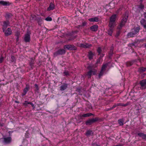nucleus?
Segmentation results:
<instances>
[{
	"label": "nucleus",
	"instance_id": "4468645a",
	"mask_svg": "<svg viewBox=\"0 0 146 146\" xmlns=\"http://www.w3.org/2000/svg\"><path fill=\"white\" fill-rule=\"evenodd\" d=\"M4 142L7 144L10 143L11 141V137H8L3 138Z\"/></svg>",
	"mask_w": 146,
	"mask_h": 146
},
{
	"label": "nucleus",
	"instance_id": "b1692460",
	"mask_svg": "<svg viewBox=\"0 0 146 146\" xmlns=\"http://www.w3.org/2000/svg\"><path fill=\"white\" fill-rule=\"evenodd\" d=\"M116 18V15L113 14L110 17V21L115 22Z\"/></svg>",
	"mask_w": 146,
	"mask_h": 146
},
{
	"label": "nucleus",
	"instance_id": "864d4df0",
	"mask_svg": "<svg viewBox=\"0 0 146 146\" xmlns=\"http://www.w3.org/2000/svg\"><path fill=\"white\" fill-rule=\"evenodd\" d=\"M82 27V25H78V26H77V28H80V27Z\"/></svg>",
	"mask_w": 146,
	"mask_h": 146
},
{
	"label": "nucleus",
	"instance_id": "f257e3e1",
	"mask_svg": "<svg viewBox=\"0 0 146 146\" xmlns=\"http://www.w3.org/2000/svg\"><path fill=\"white\" fill-rule=\"evenodd\" d=\"M66 51L64 49H59L53 54L54 57H56L58 55H62L65 54Z\"/></svg>",
	"mask_w": 146,
	"mask_h": 146
},
{
	"label": "nucleus",
	"instance_id": "f8f14e48",
	"mask_svg": "<svg viewBox=\"0 0 146 146\" xmlns=\"http://www.w3.org/2000/svg\"><path fill=\"white\" fill-rule=\"evenodd\" d=\"M140 30V27L139 26H138L136 27H134L133 29L132 30V31L136 35L139 33Z\"/></svg>",
	"mask_w": 146,
	"mask_h": 146
},
{
	"label": "nucleus",
	"instance_id": "f03ea898",
	"mask_svg": "<svg viewBox=\"0 0 146 146\" xmlns=\"http://www.w3.org/2000/svg\"><path fill=\"white\" fill-rule=\"evenodd\" d=\"M99 119V118L98 117H95L89 119L86 121V125H90L92 123L97 121Z\"/></svg>",
	"mask_w": 146,
	"mask_h": 146
},
{
	"label": "nucleus",
	"instance_id": "7c9ffc66",
	"mask_svg": "<svg viewBox=\"0 0 146 146\" xmlns=\"http://www.w3.org/2000/svg\"><path fill=\"white\" fill-rule=\"evenodd\" d=\"M113 30V28H110L108 30V34L110 36H111L112 34Z\"/></svg>",
	"mask_w": 146,
	"mask_h": 146
},
{
	"label": "nucleus",
	"instance_id": "de8ad7c7",
	"mask_svg": "<svg viewBox=\"0 0 146 146\" xmlns=\"http://www.w3.org/2000/svg\"><path fill=\"white\" fill-rule=\"evenodd\" d=\"M11 59H12V60L13 61H14L15 60V57L13 56H11Z\"/></svg>",
	"mask_w": 146,
	"mask_h": 146
},
{
	"label": "nucleus",
	"instance_id": "ddd939ff",
	"mask_svg": "<svg viewBox=\"0 0 146 146\" xmlns=\"http://www.w3.org/2000/svg\"><path fill=\"white\" fill-rule=\"evenodd\" d=\"M68 84L64 83L60 87V90L61 91H64L66 89L68 88Z\"/></svg>",
	"mask_w": 146,
	"mask_h": 146
},
{
	"label": "nucleus",
	"instance_id": "09e8293b",
	"mask_svg": "<svg viewBox=\"0 0 146 146\" xmlns=\"http://www.w3.org/2000/svg\"><path fill=\"white\" fill-rule=\"evenodd\" d=\"M101 59L100 57L97 60V62L96 63V64H98L100 63V60Z\"/></svg>",
	"mask_w": 146,
	"mask_h": 146
},
{
	"label": "nucleus",
	"instance_id": "4d7b16f0",
	"mask_svg": "<svg viewBox=\"0 0 146 146\" xmlns=\"http://www.w3.org/2000/svg\"><path fill=\"white\" fill-rule=\"evenodd\" d=\"M4 125V123H0V126L1 127L3 126Z\"/></svg>",
	"mask_w": 146,
	"mask_h": 146
},
{
	"label": "nucleus",
	"instance_id": "0e129e2a",
	"mask_svg": "<svg viewBox=\"0 0 146 146\" xmlns=\"http://www.w3.org/2000/svg\"><path fill=\"white\" fill-rule=\"evenodd\" d=\"M145 48H146V44H145Z\"/></svg>",
	"mask_w": 146,
	"mask_h": 146
},
{
	"label": "nucleus",
	"instance_id": "0eeeda50",
	"mask_svg": "<svg viewBox=\"0 0 146 146\" xmlns=\"http://www.w3.org/2000/svg\"><path fill=\"white\" fill-rule=\"evenodd\" d=\"M2 30L3 31H5V30L8 26H10V23L9 21H4L3 22V25Z\"/></svg>",
	"mask_w": 146,
	"mask_h": 146
},
{
	"label": "nucleus",
	"instance_id": "49530a36",
	"mask_svg": "<svg viewBox=\"0 0 146 146\" xmlns=\"http://www.w3.org/2000/svg\"><path fill=\"white\" fill-rule=\"evenodd\" d=\"M87 24L86 22L85 21H84L82 22V27H84Z\"/></svg>",
	"mask_w": 146,
	"mask_h": 146
},
{
	"label": "nucleus",
	"instance_id": "680f3d73",
	"mask_svg": "<svg viewBox=\"0 0 146 146\" xmlns=\"http://www.w3.org/2000/svg\"><path fill=\"white\" fill-rule=\"evenodd\" d=\"M121 9H122L121 8H120L119 9V10H118V11H120V10H121Z\"/></svg>",
	"mask_w": 146,
	"mask_h": 146
},
{
	"label": "nucleus",
	"instance_id": "e433bc0d",
	"mask_svg": "<svg viewBox=\"0 0 146 146\" xmlns=\"http://www.w3.org/2000/svg\"><path fill=\"white\" fill-rule=\"evenodd\" d=\"M104 71L101 70L100 72L98 75V77L99 78H100L101 77L103 76L104 74Z\"/></svg>",
	"mask_w": 146,
	"mask_h": 146
},
{
	"label": "nucleus",
	"instance_id": "412c9836",
	"mask_svg": "<svg viewBox=\"0 0 146 146\" xmlns=\"http://www.w3.org/2000/svg\"><path fill=\"white\" fill-rule=\"evenodd\" d=\"M93 134V132L92 130H87L85 133V135L87 136H90Z\"/></svg>",
	"mask_w": 146,
	"mask_h": 146
},
{
	"label": "nucleus",
	"instance_id": "603ef678",
	"mask_svg": "<svg viewBox=\"0 0 146 146\" xmlns=\"http://www.w3.org/2000/svg\"><path fill=\"white\" fill-rule=\"evenodd\" d=\"M92 146H100V145H98L97 144L95 143L93 144L92 145Z\"/></svg>",
	"mask_w": 146,
	"mask_h": 146
},
{
	"label": "nucleus",
	"instance_id": "f704fd0d",
	"mask_svg": "<svg viewBox=\"0 0 146 146\" xmlns=\"http://www.w3.org/2000/svg\"><path fill=\"white\" fill-rule=\"evenodd\" d=\"M129 104L128 103H126L125 104H124L123 103H119L117 104V106H123L124 107L128 105Z\"/></svg>",
	"mask_w": 146,
	"mask_h": 146
},
{
	"label": "nucleus",
	"instance_id": "a18cd8bd",
	"mask_svg": "<svg viewBox=\"0 0 146 146\" xmlns=\"http://www.w3.org/2000/svg\"><path fill=\"white\" fill-rule=\"evenodd\" d=\"M120 31H117V32L116 34L115 35V37H118L119 36V35H120Z\"/></svg>",
	"mask_w": 146,
	"mask_h": 146
},
{
	"label": "nucleus",
	"instance_id": "6ab92c4d",
	"mask_svg": "<svg viewBox=\"0 0 146 146\" xmlns=\"http://www.w3.org/2000/svg\"><path fill=\"white\" fill-rule=\"evenodd\" d=\"M28 104H30L31 105V106L34 108H35V106L34 104L32 102H28L27 101H25L24 103H23V104L25 106V107H27V106Z\"/></svg>",
	"mask_w": 146,
	"mask_h": 146
},
{
	"label": "nucleus",
	"instance_id": "dca6fc26",
	"mask_svg": "<svg viewBox=\"0 0 146 146\" xmlns=\"http://www.w3.org/2000/svg\"><path fill=\"white\" fill-rule=\"evenodd\" d=\"M98 26L97 25H96L91 27L90 28V29L92 31L96 32L98 30Z\"/></svg>",
	"mask_w": 146,
	"mask_h": 146
},
{
	"label": "nucleus",
	"instance_id": "69168bd1",
	"mask_svg": "<svg viewBox=\"0 0 146 146\" xmlns=\"http://www.w3.org/2000/svg\"><path fill=\"white\" fill-rule=\"evenodd\" d=\"M144 75H145V73H144Z\"/></svg>",
	"mask_w": 146,
	"mask_h": 146
},
{
	"label": "nucleus",
	"instance_id": "a211bd4d",
	"mask_svg": "<svg viewBox=\"0 0 146 146\" xmlns=\"http://www.w3.org/2000/svg\"><path fill=\"white\" fill-rule=\"evenodd\" d=\"M94 56V54L91 51H90L88 52V57L90 60H91L93 59V57Z\"/></svg>",
	"mask_w": 146,
	"mask_h": 146
},
{
	"label": "nucleus",
	"instance_id": "79ce46f5",
	"mask_svg": "<svg viewBox=\"0 0 146 146\" xmlns=\"http://www.w3.org/2000/svg\"><path fill=\"white\" fill-rule=\"evenodd\" d=\"M45 20L47 21H51L52 19L51 17H47L45 19Z\"/></svg>",
	"mask_w": 146,
	"mask_h": 146
},
{
	"label": "nucleus",
	"instance_id": "cd10ccee",
	"mask_svg": "<svg viewBox=\"0 0 146 146\" xmlns=\"http://www.w3.org/2000/svg\"><path fill=\"white\" fill-rule=\"evenodd\" d=\"M30 59V60L29 62V65L31 68H33L34 64V60L32 58H31Z\"/></svg>",
	"mask_w": 146,
	"mask_h": 146
},
{
	"label": "nucleus",
	"instance_id": "e2e57ef3",
	"mask_svg": "<svg viewBox=\"0 0 146 146\" xmlns=\"http://www.w3.org/2000/svg\"><path fill=\"white\" fill-rule=\"evenodd\" d=\"M141 2L142 3L143 1V0H140Z\"/></svg>",
	"mask_w": 146,
	"mask_h": 146
},
{
	"label": "nucleus",
	"instance_id": "5fc2aeb1",
	"mask_svg": "<svg viewBox=\"0 0 146 146\" xmlns=\"http://www.w3.org/2000/svg\"><path fill=\"white\" fill-rule=\"evenodd\" d=\"M144 17L146 19V12H145L143 14Z\"/></svg>",
	"mask_w": 146,
	"mask_h": 146
},
{
	"label": "nucleus",
	"instance_id": "473e14b6",
	"mask_svg": "<svg viewBox=\"0 0 146 146\" xmlns=\"http://www.w3.org/2000/svg\"><path fill=\"white\" fill-rule=\"evenodd\" d=\"M124 120L123 119H119L118 120V122L120 126H122L123 125Z\"/></svg>",
	"mask_w": 146,
	"mask_h": 146
},
{
	"label": "nucleus",
	"instance_id": "39448f33",
	"mask_svg": "<svg viewBox=\"0 0 146 146\" xmlns=\"http://www.w3.org/2000/svg\"><path fill=\"white\" fill-rule=\"evenodd\" d=\"M128 17V16H126V15L124 16L119 25L120 28H119V29H121L122 27L125 25V23L127 20Z\"/></svg>",
	"mask_w": 146,
	"mask_h": 146
},
{
	"label": "nucleus",
	"instance_id": "c9c22d12",
	"mask_svg": "<svg viewBox=\"0 0 146 146\" xmlns=\"http://www.w3.org/2000/svg\"><path fill=\"white\" fill-rule=\"evenodd\" d=\"M144 5L141 2L140 4L138 5V8L141 9H144Z\"/></svg>",
	"mask_w": 146,
	"mask_h": 146
},
{
	"label": "nucleus",
	"instance_id": "a19ab883",
	"mask_svg": "<svg viewBox=\"0 0 146 146\" xmlns=\"http://www.w3.org/2000/svg\"><path fill=\"white\" fill-rule=\"evenodd\" d=\"M97 51L98 53V55H100V54L101 53V52H102V49L100 47H98L97 50Z\"/></svg>",
	"mask_w": 146,
	"mask_h": 146
},
{
	"label": "nucleus",
	"instance_id": "37998d69",
	"mask_svg": "<svg viewBox=\"0 0 146 146\" xmlns=\"http://www.w3.org/2000/svg\"><path fill=\"white\" fill-rule=\"evenodd\" d=\"M113 49L111 48L110 51L109 52V54L110 56H112V54H113Z\"/></svg>",
	"mask_w": 146,
	"mask_h": 146
},
{
	"label": "nucleus",
	"instance_id": "052dcab7",
	"mask_svg": "<svg viewBox=\"0 0 146 146\" xmlns=\"http://www.w3.org/2000/svg\"><path fill=\"white\" fill-rule=\"evenodd\" d=\"M104 54H101V57H103L104 56Z\"/></svg>",
	"mask_w": 146,
	"mask_h": 146
},
{
	"label": "nucleus",
	"instance_id": "1a4fd4ad",
	"mask_svg": "<svg viewBox=\"0 0 146 146\" xmlns=\"http://www.w3.org/2000/svg\"><path fill=\"white\" fill-rule=\"evenodd\" d=\"M30 34L29 32H27L25 35L24 40L26 42H29L30 40Z\"/></svg>",
	"mask_w": 146,
	"mask_h": 146
},
{
	"label": "nucleus",
	"instance_id": "bf43d9fd",
	"mask_svg": "<svg viewBox=\"0 0 146 146\" xmlns=\"http://www.w3.org/2000/svg\"><path fill=\"white\" fill-rule=\"evenodd\" d=\"M15 103H19V102H18V101H15Z\"/></svg>",
	"mask_w": 146,
	"mask_h": 146
},
{
	"label": "nucleus",
	"instance_id": "393cba45",
	"mask_svg": "<svg viewBox=\"0 0 146 146\" xmlns=\"http://www.w3.org/2000/svg\"><path fill=\"white\" fill-rule=\"evenodd\" d=\"M13 16V15L11 13H8L6 14L5 17L6 19L8 20L10 18H11Z\"/></svg>",
	"mask_w": 146,
	"mask_h": 146
},
{
	"label": "nucleus",
	"instance_id": "6e6552de",
	"mask_svg": "<svg viewBox=\"0 0 146 146\" xmlns=\"http://www.w3.org/2000/svg\"><path fill=\"white\" fill-rule=\"evenodd\" d=\"M92 46V44H90L85 43L84 44H80L79 47L84 48H89Z\"/></svg>",
	"mask_w": 146,
	"mask_h": 146
},
{
	"label": "nucleus",
	"instance_id": "a878e982",
	"mask_svg": "<svg viewBox=\"0 0 146 146\" xmlns=\"http://www.w3.org/2000/svg\"><path fill=\"white\" fill-rule=\"evenodd\" d=\"M115 22L110 21L109 26L110 28H113L114 26H115Z\"/></svg>",
	"mask_w": 146,
	"mask_h": 146
},
{
	"label": "nucleus",
	"instance_id": "58836bf2",
	"mask_svg": "<svg viewBox=\"0 0 146 146\" xmlns=\"http://www.w3.org/2000/svg\"><path fill=\"white\" fill-rule=\"evenodd\" d=\"M63 74H64V76H69V72L68 71H66L65 70L63 72Z\"/></svg>",
	"mask_w": 146,
	"mask_h": 146
},
{
	"label": "nucleus",
	"instance_id": "c756f323",
	"mask_svg": "<svg viewBox=\"0 0 146 146\" xmlns=\"http://www.w3.org/2000/svg\"><path fill=\"white\" fill-rule=\"evenodd\" d=\"M146 70V68H144L143 67H141L139 68L138 71L139 72H145Z\"/></svg>",
	"mask_w": 146,
	"mask_h": 146
},
{
	"label": "nucleus",
	"instance_id": "f3484780",
	"mask_svg": "<svg viewBox=\"0 0 146 146\" xmlns=\"http://www.w3.org/2000/svg\"><path fill=\"white\" fill-rule=\"evenodd\" d=\"M10 3L8 1H0V5L3 6H9L10 5Z\"/></svg>",
	"mask_w": 146,
	"mask_h": 146
},
{
	"label": "nucleus",
	"instance_id": "338daca9",
	"mask_svg": "<svg viewBox=\"0 0 146 146\" xmlns=\"http://www.w3.org/2000/svg\"><path fill=\"white\" fill-rule=\"evenodd\" d=\"M76 38V37H75H75H74V38Z\"/></svg>",
	"mask_w": 146,
	"mask_h": 146
},
{
	"label": "nucleus",
	"instance_id": "ea45409f",
	"mask_svg": "<svg viewBox=\"0 0 146 146\" xmlns=\"http://www.w3.org/2000/svg\"><path fill=\"white\" fill-rule=\"evenodd\" d=\"M117 106V104H115L112 107H111L110 108H109L108 109L106 110V111H109L110 110H112L113 109H114V108H115Z\"/></svg>",
	"mask_w": 146,
	"mask_h": 146
},
{
	"label": "nucleus",
	"instance_id": "9d476101",
	"mask_svg": "<svg viewBox=\"0 0 146 146\" xmlns=\"http://www.w3.org/2000/svg\"><path fill=\"white\" fill-rule=\"evenodd\" d=\"M4 33L5 36H7L12 34V31L10 28H8L7 30H5V31H3Z\"/></svg>",
	"mask_w": 146,
	"mask_h": 146
},
{
	"label": "nucleus",
	"instance_id": "c03bdc74",
	"mask_svg": "<svg viewBox=\"0 0 146 146\" xmlns=\"http://www.w3.org/2000/svg\"><path fill=\"white\" fill-rule=\"evenodd\" d=\"M35 86L36 88L35 91L37 92L39 90V88H38V84H35Z\"/></svg>",
	"mask_w": 146,
	"mask_h": 146
},
{
	"label": "nucleus",
	"instance_id": "aec40b11",
	"mask_svg": "<svg viewBox=\"0 0 146 146\" xmlns=\"http://www.w3.org/2000/svg\"><path fill=\"white\" fill-rule=\"evenodd\" d=\"M137 135L140 137H141L143 139L146 140V134L140 132L138 133Z\"/></svg>",
	"mask_w": 146,
	"mask_h": 146
},
{
	"label": "nucleus",
	"instance_id": "c85d7f7f",
	"mask_svg": "<svg viewBox=\"0 0 146 146\" xmlns=\"http://www.w3.org/2000/svg\"><path fill=\"white\" fill-rule=\"evenodd\" d=\"M94 115L91 113H88L82 114L81 115V117H86L90 116L91 115Z\"/></svg>",
	"mask_w": 146,
	"mask_h": 146
},
{
	"label": "nucleus",
	"instance_id": "2f4dec72",
	"mask_svg": "<svg viewBox=\"0 0 146 146\" xmlns=\"http://www.w3.org/2000/svg\"><path fill=\"white\" fill-rule=\"evenodd\" d=\"M134 62V60L129 61L127 62L126 65L127 66H130L133 64Z\"/></svg>",
	"mask_w": 146,
	"mask_h": 146
},
{
	"label": "nucleus",
	"instance_id": "423d86ee",
	"mask_svg": "<svg viewBox=\"0 0 146 146\" xmlns=\"http://www.w3.org/2000/svg\"><path fill=\"white\" fill-rule=\"evenodd\" d=\"M139 84L141 86L140 88L141 89L144 90L146 89V79L140 81Z\"/></svg>",
	"mask_w": 146,
	"mask_h": 146
},
{
	"label": "nucleus",
	"instance_id": "7ed1b4c3",
	"mask_svg": "<svg viewBox=\"0 0 146 146\" xmlns=\"http://www.w3.org/2000/svg\"><path fill=\"white\" fill-rule=\"evenodd\" d=\"M97 72V70L94 69L90 70L87 73V75L89 78H90L92 75H95Z\"/></svg>",
	"mask_w": 146,
	"mask_h": 146
},
{
	"label": "nucleus",
	"instance_id": "8fccbe9b",
	"mask_svg": "<svg viewBox=\"0 0 146 146\" xmlns=\"http://www.w3.org/2000/svg\"><path fill=\"white\" fill-rule=\"evenodd\" d=\"M3 60V57H1L0 58V63H2Z\"/></svg>",
	"mask_w": 146,
	"mask_h": 146
},
{
	"label": "nucleus",
	"instance_id": "bb28decb",
	"mask_svg": "<svg viewBox=\"0 0 146 146\" xmlns=\"http://www.w3.org/2000/svg\"><path fill=\"white\" fill-rule=\"evenodd\" d=\"M136 34H135L134 33L131 31V32H130L128 33L127 35L128 37H133L135 36V35Z\"/></svg>",
	"mask_w": 146,
	"mask_h": 146
},
{
	"label": "nucleus",
	"instance_id": "72a5a7b5",
	"mask_svg": "<svg viewBox=\"0 0 146 146\" xmlns=\"http://www.w3.org/2000/svg\"><path fill=\"white\" fill-rule=\"evenodd\" d=\"M107 66L108 64H103L102 66L101 70L104 71H105L107 67Z\"/></svg>",
	"mask_w": 146,
	"mask_h": 146
},
{
	"label": "nucleus",
	"instance_id": "6e6d98bb",
	"mask_svg": "<svg viewBox=\"0 0 146 146\" xmlns=\"http://www.w3.org/2000/svg\"><path fill=\"white\" fill-rule=\"evenodd\" d=\"M130 46H134L135 45V43H132L130 44Z\"/></svg>",
	"mask_w": 146,
	"mask_h": 146
},
{
	"label": "nucleus",
	"instance_id": "4c0bfd02",
	"mask_svg": "<svg viewBox=\"0 0 146 146\" xmlns=\"http://www.w3.org/2000/svg\"><path fill=\"white\" fill-rule=\"evenodd\" d=\"M37 20L38 23V24L40 26L42 24L41 22L42 21V20L41 18H38L37 19Z\"/></svg>",
	"mask_w": 146,
	"mask_h": 146
},
{
	"label": "nucleus",
	"instance_id": "13d9d810",
	"mask_svg": "<svg viewBox=\"0 0 146 146\" xmlns=\"http://www.w3.org/2000/svg\"><path fill=\"white\" fill-rule=\"evenodd\" d=\"M16 40L17 41H18L19 39V37H17L16 39Z\"/></svg>",
	"mask_w": 146,
	"mask_h": 146
},
{
	"label": "nucleus",
	"instance_id": "9b49d317",
	"mask_svg": "<svg viewBox=\"0 0 146 146\" xmlns=\"http://www.w3.org/2000/svg\"><path fill=\"white\" fill-rule=\"evenodd\" d=\"M30 89L29 86L28 84H26V87L23 90V93L22 94V96H25L28 91Z\"/></svg>",
	"mask_w": 146,
	"mask_h": 146
},
{
	"label": "nucleus",
	"instance_id": "20e7f679",
	"mask_svg": "<svg viewBox=\"0 0 146 146\" xmlns=\"http://www.w3.org/2000/svg\"><path fill=\"white\" fill-rule=\"evenodd\" d=\"M64 48V49H67L70 50H76L77 49V48L73 45L67 44L65 45Z\"/></svg>",
	"mask_w": 146,
	"mask_h": 146
},
{
	"label": "nucleus",
	"instance_id": "2eb2a0df",
	"mask_svg": "<svg viewBox=\"0 0 146 146\" xmlns=\"http://www.w3.org/2000/svg\"><path fill=\"white\" fill-rule=\"evenodd\" d=\"M55 5L52 3H50L49 7L47 9V11H50L51 10H53L55 9Z\"/></svg>",
	"mask_w": 146,
	"mask_h": 146
},
{
	"label": "nucleus",
	"instance_id": "5701e85b",
	"mask_svg": "<svg viewBox=\"0 0 146 146\" xmlns=\"http://www.w3.org/2000/svg\"><path fill=\"white\" fill-rule=\"evenodd\" d=\"M140 23L144 28H146V20L144 19H142L140 21Z\"/></svg>",
	"mask_w": 146,
	"mask_h": 146
},
{
	"label": "nucleus",
	"instance_id": "3c124183",
	"mask_svg": "<svg viewBox=\"0 0 146 146\" xmlns=\"http://www.w3.org/2000/svg\"><path fill=\"white\" fill-rule=\"evenodd\" d=\"M20 35V34L19 33L17 32V33L16 34H15V36L17 37H19V35Z\"/></svg>",
	"mask_w": 146,
	"mask_h": 146
},
{
	"label": "nucleus",
	"instance_id": "4be33fe9",
	"mask_svg": "<svg viewBox=\"0 0 146 146\" xmlns=\"http://www.w3.org/2000/svg\"><path fill=\"white\" fill-rule=\"evenodd\" d=\"M88 20L90 22H98L99 21V18L97 17H95L93 18L88 19Z\"/></svg>",
	"mask_w": 146,
	"mask_h": 146
}]
</instances>
